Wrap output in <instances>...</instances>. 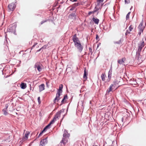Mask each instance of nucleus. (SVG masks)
I'll list each match as a JSON object with an SVG mask.
<instances>
[{
	"label": "nucleus",
	"mask_w": 146,
	"mask_h": 146,
	"mask_svg": "<svg viewBox=\"0 0 146 146\" xmlns=\"http://www.w3.org/2000/svg\"><path fill=\"white\" fill-rule=\"evenodd\" d=\"M46 47H47V46L46 45H44V46H43V47H42V48H41L40 49H39L37 51V52H39L40 50H41L42 49L46 48Z\"/></svg>",
	"instance_id": "29"
},
{
	"label": "nucleus",
	"mask_w": 146,
	"mask_h": 146,
	"mask_svg": "<svg viewBox=\"0 0 146 146\" xmlns=\"http://www.w3.org/2000/svg\"><path fill=\"white\" fill-rule=\"evenodd\" d=\"M75 8L74 7V6L72 5V8L70 9V11H72L74 10Z\"/></svg>",
	"instance_id": "37"
},
{
	"label": "nucleus",
	"mask_w": 146,
	"mask_h": 146,
	"mask_svg": "<svg viewBox=\"0 0 146 146\" xmlns=\"http://www.w3.org/2000/svg\"><path fill=\"white\" fill-rule=\"evenodd\" d=\"M130 13H131L130 12H129L128 13V14L126 16V19H129V15H130Z\"/></svg>",
	"instance_id": "30"
},
{
	"label": "nucleus",
	"mask_w": 146,
	"mask_h": 146,
	"mask_svg": "<svg viewBox=\"0 0 146 146\" xmlns=\"http://www.w3.org/2000/svg\"><path fill=\"white\" fill-rule=\"evenodd\" d=\"M44 22H43V21H42L41 22V24H42Z\"/></svg>",
	"instance_id": "46"
},
{
	"label": "nucleus",
	"mask_w": 146,
	"mask_h": 146,
	"mask_svg": "<svg viewBox=\"0 0 146 146\" xmlns=\"http://www.w3.org/2000/svg\"><path fill=\"white\" fill-rule=\"evenodd\" d=\"M106 77L105 73H102L101 75V78L102 81H104L105 82H109L110 81V79L106 80Z\"/></svg>",
	"instance_id": "9"
},
{
	"label": "nucleus",
	"mask_w": 146,
	"mask_h": 146,
	"mask_svg": "<svg viewBox=\"0 0 146 146\" xmlns=\"http://www.w3.org/2000/svg\"><path fill=\"white\" fill-rule=\"evenodd\" d=\"M62 88H63V85L62 84H61L59 86V88L58 89V90L62 92Z\"/></svg>",
	"instance_id": "28"
},
{
	"label": "nucleus",
	"mask_w": 146,
	"mask_h": 146,
	"mask_svg": "<svg viewBox=\"0 0 146 146\" xmlns=\"http://www.w3.org/2000/svg\"><path fill=\"white\" fill-rule=\"evenodd\" d=\"M70 136V134H68L66 130L64 131V133L63 134V137H66L68 138Z\"/></svg>",
	"instance_id": "21"
},
{
	"label": "nucleus",
	"mask_w": 146,
	"mask_h": 146,
	"mask_svg": "<svg viewBox=\"0 0 146 146\" xmlns=\"http://www.w3.org/2000/svg\"><path fill=\"white\" fill-rule=\"evenodd\" d=\"M120 82V81L119 79L117 78L115 79V81L112 84L115 87L116 89L117 88V86L119 84V83Z\"/></svg>",
	"instance_id": "15"
},
{
	"label": "nucleus",
	"mask_w": 146,
	"mask_h": 146,
	"mask_svg": "<svg viewBox=\"0 0 146 146\" xmlns=\"http://www.w3.org/2000/svg\"><path fill=\"white\" fill-rule=\"evenodd\" d=\"M60 96H59V95H56V97L54 100V103L58 102V101L60 99Z\"/></svg>",
	"instance_id": "20"
},
{
	"label": "nucleus",
	"mask_w": 146,
	"mask_h": 146,
	"mask_svg": "<svg viewBox=\"0 0 146 146\" xmlns=\"http://www.w3.org/2000/svg\"><path fill=\"white\" fill-rule=\"evenodd\" d=\"M129 83L130 84L133 85V86L134 87H137L138 86L136 80L133 78L131 79L130 80Z\"/></svg>",
	"instance_id": "6"
},
{
	"label": "nucleus",
	"mask_w": 146,
	"mask_h": 146,
	"mask_svg": "<svg viewBox=\"0 0 146 146\" xmlns=\"http://www.w3.org/2000/svg\"><path fill=\"white\" fill-rule=\"evenodd\" d=\"M125 60L126 58H123L121 59L118 60L117 61V62L120 64H123L124 63V61H125Z\"/></svg>",
	"instance_id": "16"
},
{
	"label": "nucleus",
	"mask_w": 146,
	"mask_h": 146,
	"mask_svg": "<svg viewBox=\"0 0 146 146\" xmlns=\"http://www.w3.org/2000/svg\"><path fill=\"white\" fill-rule=\"evenodd\" d=\"M47 137L46 138L42 139L40 142V146H44L46 145L48 142Z\"/></svg>",
	"instance_id": "7"
},
{
	"label": "nucleus",
	"mask_w": 146,
	"mask_h": 146,
	"mask_svg": "<svg viewBox=\"0 0 146 146\" xmlns=\"http://www.w3.org/2000/svg\"><path fill=\"white\" fill-rule=\"evenodd\" d=\"M16 3V2H12L8 5V8L9 12L13 11L15 10L16 7V4H15Z\"/></svg>",
	"instance_id": "1"
},
{
	"label": "nucleus",
	"mask_w": 146,
	"mask_h": 146,
	"mask_svg": "<svg viewBox=\"0 0 146 146\" xmlns=\"http://www.w3.org/2000/svg\"><path fill=\"white\" fill-rule=\"evenodd\" d=\"M37 43H35L33 45L32 47V49L33 48L36 44H37Z\"/></svg>",
	"instance_id": "40"
},
{
	"label": "nucleus",
	"mask_w": 146,
	"mask_h": 146,
	"mask_svg": "<svg viewBox=\"0 0 146 146\" xmlns=\"http://www.w3.org/2000/svg\"><path fill=\"white\" fill-rule=\"evenodd\" d=\"M127 116V115H125V116H124L122 118V122H123L124 120H126V119H128L129 117Z\"/></svg>",
	"instance_id": "24"
},
{
	"label": "nucleus",
	"mask_w": 146,
	"mask_h": 146,
	"mask_svg": "<svg viewBox=\"0 0 146 146\" xmlns=\"http://www.w3.org/2000/svg\"><path fill=\"white\" fill-rule=\"evenodd\" d=\"M62 112H64V110L63 109L60 110L56 113V114L54 117L53 119L52 120L51 122L53 123L57 119H58V117H60V114Z\"/></svg>",
	"instance_id": "3"
},
{
	"label": "nucleus",
	"mask_w": 146,
	"mask_h": 146,
	"mask_svg": "<svg viewBox=\"0 0 146 146\" xmlns=\"http://www.w3.org/2000/svg\"><path fill=\"white\" fill-rule=\"evenodd\" d=\"M64 115L63 116V117H62V120L63 119V118H64Z\"/></svg>",
	"instance_id": "48"
},
{
	"label": "nucleus",
	"mask_w": 146,
	"mask_h": 146,
	"mask_svg": "<svg viewBox=\"0 0 146 146\" xmlns=\"http://www.w3.org/2000/svg\"><path fill=\"white\" fill-rule=\"evenodd\" d=\"M65 99H64L63 98L61 101V104L60 105H61L62 104L64 103V102H65Z\"/></svg>",
	"instance_id": "38"
},
{
	"label": "nucleus",
	"mask_w": 146,
	"mask_h": 146,
	"mask_svg": "<svg viewBox=\"0 0 146 146\" xmlns=\"http://www.w3.org/2000/svg\"><path fill=\"white\" fill-rule=\"evenodd\" d=\"M39 91L41 92L44 90L45 89L44 85L43 84L39 86Z\"/></svg>",
	"instance_id": "17"
},
{
	"label": "nucleus",
	"mask_w": 146,
	"mask_h": 146,
	"mask_svg": "<svg viewBox=\"0 0 146 146\" xmlns=\"http://www.w3.org/2000/svg\"><path fill=\"white\" fill-rule=\"evenodd\" d=\"M145 27V26L144 25L143 22V21L141 22L138 27L139 30L138 35L139 36H140L141 33L143 32Z\"/></svg>",
	"instance_id": "2"
},
{
	"label": "nucleus",
	"mask_w": 146,
	"mask_h": 146,
	"mask_svg": "<svg viewBox=\"0 0 146 146\" xmlns=\"http://www.w3.org/2000/svg\"><path fill=\"white\" fill-rule=\"evenodd\" d=\"M145 45V42L144 41H142L139 46L138 50H141L142 49V48L144 47Z\"/></svg>",
	"instance_id": "18"
},
{
	"label": "nucleus",
	"mask_w": 146,
	"mask_h": 146,
	"mask_svg": "<svg viewBox=\"0 0 146 146\" xmlns=\"http://www.w3.org/2000/svg\"><path fill=\"white\" fill-rule=\"evenodd\" d=\"M42 65L39 62L36 63L34 65V68H36L37 70L39 72L41 71L42 69Z\"/></svg>",
	"instance_id": "5"
},
{
	"label": "nucleus",
	"mask_w": 146,
	"mask_h": 146,
	"mask_svg": "<svg viewBox=\"0 0 146 146\" xmlns=\"http://www.w3.org/2000/svg\"><path fill=\"white\" fill-rule=\"evenodd\" d=\"M72 40L74 42V44L75 43L80 42L79 39L77 37L76 35V34L73 35L72 37Z\"/></svg>",
	"instance_id": "10"
},
{
	"label": "nucleus",
	"mask_w": 146,
	"mask_h": 146,
	"mask_svg": "<svg viewBox=\"0 0 146 146\" xmlns=\"http://www.w3.org/2000/svg\"><path fill=\"white\" fill-rule=\"evenodd\" d=\"M99 36L98 35H96V39L97 40L99 38Z\"/></svg>",
	"instance_id": "43"
},
{
	"label": "nucleus",
	"mask_w": 146,
	"mask_h": 146,
	"mask_svg": "<svg viewBox=\"0 0 146 146\" xmlns=\"http://www.w3.org/2000/svg\"><path fill=\"white\" fill-rule=\"evenodd\" d=\"M133 26L132 25H131L129 28V30H127L125 33L126 35H127L131 33L130 32L133 30Z\"/></svg>",
	"instance_id": "12"
},
{
	"label": "nucleus",
	"mask_w": 146,
	"mask_h": 146,
	"mask_svg": "<svg viewBox=\"0 0 146 146\" xmlns=\"http://www.w3.org/2000/svg\"><path fill=\"white\" fill-rule=\"evenodd\" d=\"M89 53H90L91 54H92L93 53V52H92V49L91 47L89 48Z\"/></svg>",
	"instance_id": "32"
},
{
	"label": "nucleus",
	"mask_w": 146,
	"mask_h": 146,
	"mask_svg": "<svg viewBox=\"0 0 146 146\" xmlns=\"http://www.w3.org/2000/svg\"><path fill=\"white\" fill-rule=\"evenodd\" d=\"M116 89L115 87L114 86L113 84H112L110 87L107 90V92L109 93L110 92H111L113 90Z\"/></svg>",
	"instance_id": "14"
},
{
	"label": "nucleus",
	"mask_w": 146,
	"mask_h": 146,
	"mask_svg": "<svg viewBox=\"0 0 146 146\" xmlns=\"http://www.w3.org/2000/svg\"><path fill=\"white\" fill-rule=\"evenodd\" d=\"M53 123L51 122V121L50 123L46 126L44 129L40 133L39 135V137L42 133L46 131V130L48 129L49 128V127L50 125L52 124Z\"/></svg>",
	"instance_id": "8"
},
{
	"label": "nucleus",
	"mask_w": 146,
	"mask_h": 146,
	"mask_svg": "<svg viewBox=\"0 0 146 146\" xmlns=\"http://www.w3.org/2000/svg\"><path fill=\"white\" fill-rule=\"evenodd\" d=\"M67 95H66L64 96L63 98L65 100L67 99Z\"/></svg>",
	"instance_id": "39"
},
{
	"label": "nucleus",
	"mask_w": 146,
	"mask_h": 146,
	"mask_svg": "<svg viewBox=\"0 0 146 146\" xmlns=\"http://www.w3.org/2000/svg\"><path fill=\"white\" fill-rule=\"evenodd\" d=\"M125 4H128L130 3L129 0H125Z\"/></svg>",
	"instance_id": "35"
},
{
	"label": "nucleus",
	"mask_w": 146,
	"mask_h": 146,
	"mask_svg": "<svg viewBox=\"0 0 146 146\" xmlns=\"http://www.w3.org/2000/svg\"><path fill=\"white\" fill-rule=\"evenodd\" d=\"M104 0H98V1L99 2H102Z\"/></svg>",
	"instance_id": "44"
},
{
	"label": "nucleus",
	"mask_w": 146,
	"mask_h": 146,
	"mask_svg": "<svg viewBox=\"0 0 146 146\" xmlns=\"http://www.w3.org/2000/svg\"><path fill=\"white\" fill-rule=\"evenodd\" d=\"M7 110L5 109H3L2 110V111L3 112L4 115H7L8 113L7 111Z\"/></svg>",
	"instance_id": "25"
},
{
	"label": "nucleus",
	"mask_w": 146,
	"mask_h": 146,
	"mask_svg": "<svg viewBox=\"0 0 146 146\" xmlns=\"http://www.w3.org/2000/svg\"><path fill=\"white\" fill-rule=\"evenodd\" d=\"M20 87L22 89H25L27 87L26 84L25 83H22L21 84Z\"/></svg>",
	"instance_id": "23"
},
{
	"label": "nucleus",
	"mask_w": 146,
	"mask_h": 146,
	"mask_svg": "<svg viewBox=\"0 0 146 146\" xmlns=\"http://www.w3.org/2000/svg\"><path fill=\"white\" fill-rule=\"evenodd\" d=\"M92 20L96 24L98 25V24L99 21V19L94 17L92 19Z\"/></svg>",
	"instance_id": "22"
},
{
	"label": "nucleus",
	"mask_w": 146,
	"mask_h": 146,
	"mask_svg": "<svg viewBox=\"0 0 146 146\" xmlns=\"http://www.w3.org/2000/svg\"><path fill=\"white\" fill-rule=\"evenodd\" d=\"M88 74L86 72V70L85 69L84 70V73L83 76V78L84 79V80L85 81L86 80L87 78V75Z\"/></svg>",
	"instance_id": "19"
},
{
	"label": "nucleus",
	"mask_w": 146,
	"mask_h": 146,
	"mask_svg": "<svg viewBox=\"0 0 146 146\" xmlns=\"http://www.w3.org/2000/svg\"><path fill=\"white\" fill-rule=\"evenodd\" d=\"M49 83V82H48V81L46 82V86L48 87Z\"/></svg>",
	"instance_id": "41"
},
{
	"label": "nucleus",
	"mask_w": 146,
	"mask_h": 146,
	"mask_svg": "<svg viewBox=\"0 0 146 146\" xmlns=\"http://www.w3.org/2000/svg\"><path fill=\"white\" fill-rule=\"evenodd\" d=\"M12 28V29H15V27H11V25H10L9 27V29L10 30V31H11V30L12 29L11 28Z\"/></svg>",
	"instance_id": "34"
},
{
	"label": "nucleus",
	"mask_w": 146,
	"mask_h": 146,
	"mask_svg": "<svg viewBox=\"0 0 146 146\" xmlns=\"http://www.w3.org/2000/svg\"><path fill=\"white\" fill-rule=\"evenodd\" d=\"M122 41V39H120L118 41H115L114 43L115 44H119Z\"/></svg>",
	"instance_id": "27"
},
{
	"label": "nucleus",
	"mask_w": 146,
	"mask_h": 146,
	"mask_svg": "<svg viewBox=\"0 0 146 146\" xmlns=\"http://www.w3.org/2000/svg\"><path fill=\"white\" fill-rule=\"evenodd\" d=\"M108 78H109V79H108V80L109 79H110V78H111V77H110V78H109V74L108 76Z\"/></svg>",
	"instance_id": "47"
},
{
	"label": "nucleus",
	"mask_w": 146,
	"mask_h": 146,
	"mask_svg": "<svg viewBox=\"0 0 146 146\" xmlns=\"http://www.w3.org/2000/svg\"><path fill=\"white\" fill-rule=\"evenodd\" d=\"M95 11H90V12H89V13H88V15H91L92 14L94 13Z\"/></svg>",
	"instance_id": "33"
},
{
	"label": "nucleus",
	"mask_w": 146,
	"mask_h": 146,
	"mask_svg": "<svg viewBox=\"0 0 146 146\" xmlns=\"http://www.w3.org/2000/svg\"><path fill=\"white\" fill-rule=\"evenodd\" d=\"M74 45L80 52H82L83 49V47L80 42L75 43L74 44Z\"/></svg>",
	"instance_id": "4"
},
{
	"label": "nucleus",
	"mask_w": 146,
	"mask_h": 146,
	"mask_svg": "<svg viewBox=\"0 0 146 146\" xmlns=\"http://www.w3.org/2000/svg\"><path fill=\"white\" fill-rule=\"evenodd\" d=\"M68 137H63L62 139L60 142V143L61 145H62V144L64 145H65L68 141Z\"/></svg>",
	"instance_id": "13"
},
{
	"label": "nucleus",
	"mask_w": 146,
	"mask_h": 146,
	"mask_svg": "<svg viewBox=\"0 0 146 146\" xmlns=\"http://www.w3.org/2000/svg\"><path fill=\"white\" fill-rule=\"evenodd\" d=\"M80 5V3H75L73 4L72 5L74 6V7L75 8L77 6Z\"/></svg>",
	"instance_id": "26"
},
{
	"label": "nucleus",
	"mask_w": 146,
	"mask_h": 146,
	"mask_svg": "<svg viewBox=\"0 0 146 146\" xmlns=\"http://www.w3.org/2000/svg\"><path fill=\"white\" fill-rule=\"evenodd\" d=\"M29 132L28 131H27L25 133L24 136L22 138L21 141L22 142L27 140L28 138V136Z\"/></svg>",
	"instance_id": "11"
},
{
	"label": "nucleus",
	"mask_w": 146,
	"mask_h": 146,
	"mask_svg": "<svg viewBox=\"0 0 146 146\" xmlns=\"http://www.w3.org/2000/svg\"><path fill=\"white\" fill-rule=\"evenodd\" d=\"M62 91H60L59 90H58V91L57 92V93L56 94V95H59V96L60 95V94L62 92Z\"/></svg>",
	"instance_id": "31"
},
{
	"label": "nucleus",
	"mask_w": 146,
	"mask_h": 146,
	"mask_svg": "<svg viewBox=\"0 0 146 146\" xmlns=\"http://www.w3.org/2000/svg\"><path fill=\"white\" fill-rule=\"evenodd\" d=\"M95 146H98L97 145H96Z\"/></svg>",
	"instance_id": "49"
},
{
	"label": "nucleus",
	"mask_w": 146,
	"mask_h": 146,
	"mask_svg": "<svg viewBox=\"0 0 146 146\" xmlns=\"http://www.w3.org/2000/svg\"><path fill=\"white\" fill-rule=\"evenodd\" d=\"M71 1H76L77 0H70Z\"/></svg>",
	"instance_id": "45"
},
{
	"label": "nucleus",
	"mask_w": 146,
	"mask_h": 146,
	"mask_svg": "<svg viewBox=\"0 0 146 146\" xmlns=\"http://www.w3.org/2000/svg\"><path fill=\"white\" fill-rule=\"evenodd\" d=\"M38 102L39 104H40L41 103V101L40 100V97H39L38 98Z\"/></svg>",
	"instance_id": "36"
},
{
	"label": "nucleus",
	"mask_w": 146,
	"mask_h": 146,
	"mask_svg": "<svg viewBox=\"0 0 146 146\" xmlns=\"http://www.w3.org/2000/svg\"><path fill=\"white\" fill-rule=\"evenodd\" d=\"M8 105L7 104H6L5 105V109L7 110V109L8 107Z\"/></svg>",
	"instance_id": "42"
}]
</instances>
